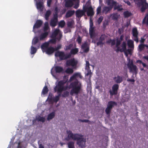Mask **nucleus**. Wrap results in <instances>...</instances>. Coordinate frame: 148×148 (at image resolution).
<instances>
[{"label": "nucleus", "mask_w": 148, "mask_h": 148, "mask_svg": "<svg viewBox=\"0 0 148 148\" xmlns=\"http://www.w3.org/2000/svg\"><path fill=\"white\" fill-rule=\"evenodd\" d=\"M68 134L67 137L65 138V140L68 141L71 138L74 140L77 141V144L79 146L82 148L84 147L85 146L86 140L83 138L82 135L78 134H73L71 131H67Z\"/></svg>", "instance_id": "f257e3e1"}, {"label": "nucleus", "mask_w": 148, "mask_h": 148, "mask_svg": "<svg viewBox=\"0 0 148 148\" xmlns=\"http://www.w3.org/2000/svg\"><path fill=\"white\" fill-rule=\"evenodd\" d=\"M70 85L72 88L70 92L71 95L74 94L78 95L80 92L81 89L82 85L81 83L79 84V82L77 80L71 83Z\"/></svg>", "instance_id": "f03ea898"}, {"label": "nucleus", "mask_w": 148, "mask_h": 148, "mask_svg": "<svg viewBox=\"0 0 148 148\" xmlns=\"http://www.w3.org/2000/svg\"><path fill=\"white\" fill-rule=\"evenodd\" d=\"M135 4L138 7H141L140 11L142 12H144L148 8V3L146 0H134Z\"/></svg>", "instance_id": "7ed1b4c3"}, {"label": "nucleus", "mask_w": 148, "mask_h": 148, "mask_svg": "<svg viewBox=\"0 0 148 148\" xmlns=\"http://www.w3.org/2000/svg\"><path fill=\"white\" fill-rule=\"evenodd\" d=\"M66 82V81L61 80L58 82L56 86L58 87V91L59 92H62L63 91L66 90L68 88H70V87H69L67 86H64Z\"/></svg>", "instance_id": "20e7f679"}, {"label": "nucleus", "mask_w": 148, "mask_h": 148, "mask_svg": "<svg viewBox=\"0 0 148 148\" xmlns=\"http://www.w3.org/2000/svg\"><path fill=\"white\" fill-rule=\"evenodd\" d=\"M119 88V85L118 84H114L112 87V90H110L109 91L110 95L112 96L113 95H117Z\"/></svg>", "instance_id": "39448f33"}, {"label": "nucleus", "mask_w": 148, "mask_h": 148, "mask_svg": "<svg viewBox=\"0 0 148 148\" xmlns=\"http://www.w3.org/2000/svg\"><path fill=\"white\" fill-rule=\"evenodd\" d=\"M132 34L133 36L134 37L133 40L136 43L138 42V32L136 28H134L132 30Z\"/></svg>", "instance_id": "423d86ee"}, {"label": "nucleus", "mask_w": 148, "mask_h": 148, "mask_svg": "<svg viewBox=\"0 0 148 148\" xmlns=\"http://www.w3.org/2000/svg\"><path fill=\"white\" fill-rule=\"evenodd\" d=\"M55 56L56 57H59L61 60H64L65 54L63 51H57L55 52Z\"/></svg>", "instance_id": "0eeeda50"}, {"label": "nucleus", "mask_w": 148, "mask_h": 148, "mask_svg": "<svg viewBox=\"0 0 148 148\" xmlns=\"http://www.w3.org/2000/svg\"><path fill=\"white\" fill-rule=\"evenodd\" d=\"M106 37V36L105 34H102L99 38V41L97 43V45L99 46L102 45L103 44V41L105 40Z\"/></svg>", "instance_id": "6e6552de"}, {"label": "nucleus", "mask_w": 148, "mask_h": 148, "mask_svg": "<svg viewBox=\"0 0 148 148\" xmlns=\"http://www.w3.org/2000/svg\"><path fill=\"white\" fill-rule=\"evenodd\" d=\"M42 23L43 22L41 20H37L33 26V29L40 28L41 26Z\"/></svg>", "instance_id": "1a4fd4ad"}, {"label": "nucleus", "mask_w": 148, "mask_h": 148, "mask_svg": "<svg viewBox=\"0 0 148 148\" xmlns=\"http://www.w3.org/2000/svg\"><path fill=\"white\" fill-rule=\"evenodd\" d=\"M130 69V72L134 73L136 75L137 73V67L136 65H127Z\"/></svg>", "instance_id": "9d476101"}, {"label": "nucleus", "mask_w": 148, "mask_h": 148, "mask_svg": "<svg viewBox=\"0 0 148 148\" xmlns=\"http://www.w3.org/2000/svg\"><path fill=\"white\" fill-rule=\"evenodd\" d=\"M86 11L84 10H78L76 12V16L78 18H81L84 15Z\"/></svg>", "instance_id": "9b49d317"}, {"label": "nucleus", "mask_w": 148, "mask_h": 148, "mask_svg": "<svg viewBox=\"0 0 148 148\" xmlns=\"http://www.w3.org/2000/svg\"><path fill=\"white\" fill-rule=\"evenodd\" d=\"M77 61L74 58L68 60L66 62V65H77Z\"/></svg>", "instance_id": "f8f14e48"}, {"label": "nucleus", "mask_w": 148, "mask_h": 148, "mask_svg": "<svg viewBox=\"0 0 148 148\" xmlns=\"http://www.w3.org/2000/svg\"><path fill=\"white\" fill-rule=\"evenodd\" d=\"M88 10L87 12V14L88 16H92L94 14L93 8L91 6L87 8Z\"/></svg>", "instance_id": "ddd939ff"}, {"label": "nucleus", "mask_w": 148, "mask_h": 148, "mask_svg": "<svg viewBox=\"0 0 148 148\" xmlns=\"http://www.w3.org/2000/svg\"><path fill=\"white\" fill-rule=\"evenodd\" d=\"M112 5L111 6H104L103 8V10H102V12L105 14H107L110 11L112 8Z\"/></svg>", "instance_id": "4468645a"}, {"label": "nucleus", "mask_w": 148, "mask_h": 148, "mask_svg": "<svg viewBox=\"0 0 148 148\" xmlns=\"http://www.w3.org/2000/svg\"><path fill=\"white\" fill-rule=\"evenodd\" d=\"M49 44V42H45L41 45V48L43 52H45L46 50H47V48H48Z\"/></svg>", "instance_id": "2eb2a0df"}, {"label": "nucleus", "mask_w": 148, "mask_h": 148, "mask_svg": "<svg viewBox=\"0 0 148 148\" xmlns=\"http://www.w3.org/2000/svg\"><path fill=\"white\" fill-rule=\"evenodd\" d=\"M55 51L54 48L51 46L49 47L45 52L48 55H51Z\"/></svg>", "instance_id": "dca6fc26"}, {"label": "nucleus", "mask_w": 148, "mask_h": 148, "mask_svg": "<svg viewBox=\"0 0 148 148\" xmlns=\"http://www.w3.org/2000/svg\"><path fill=\"white\" fill-rule=\"evenodd\" d=\"M89 66L90 65H86L85 69L86 70L87 72L86 75L87 76H89V79H90L92 73L91 72V70L90 69Z\"/></svg>", "instance_id": "f3484780"}, {"label": "nucleus", "mask_w": 148, "mask_h": 148, "mask_svg": "<svg viewBox=\"0 0 148 148\" xmlns=\"http://www.w3.org/2000/svg\"><path fill=\"white\" fill-rule=\"evenodd\" d=\"M65 6L66 8L71 7L73 4V3L71 0H66L65 1Z\"/></svg>", "instance_id": "a211bd4d"}, {"label": "nucleus", "mask_w": 148, "mask_h": 148, "mask_svg": "<svg viewBox=\"0 0 148 148\" xmlns=\"http://www.w3.org/2000/svg\"><path fill=\"white\" fill-rule=\"evenodd\" d=\"M52 95L51 94V95L49 94V97H50L49 99V102H51L52 100L56 103H57L59 100L60 98L59 97L56 96L53 99L52 98Z\"/></svg>", "instance_id": "6ab92c4d"}, {"label": "nucleus", "mask_w": 148, "mask_h": 148, "mask_svg": "<svg viewBox=\"0 0 148 148\" xmlns=\"http://www.w3.org/2000/svg\"><path fill=\"white\" fill-rule=\"evenodd\" d=\"M117 105V103L115 101H110L108 102L107 106L112 109L113 107L114 106H116Z\"/></svg>", "instance_id": "aec40b11"}, {"label": "nucleus", "mask_w": 148, "mask_h": 148, "mask_svg": "<svg viewBox=\"0 0 148 148\" xmlns=\"http://www.w3.org/2000/svg\"><path fill=\"white\" fill-rule=\"evenodd\" d=\"M94 30V27L89 28V34L91 38L95 37V34Z\"/></svg>", "instance_id": "412c9836"}, {"label": "nucleus", "mask_w": 148, "mask_h": 148, "mask_svg": "<svg viewBox=\"0 0 148 148\" xmlns=\"http://www.w3.org/2000/svg\"><path fill=\"white\" fill-rule=\"evenodd\" d=\"M69 66V65H67ZM72 66V68H68L65 71V72L68 74H72L73 72V69L75 68L77 65H71Z\"/></svg>", "instance_id": "4be33fe9"}, {"label": "nucleus", "mask_w": 148, "mask_h": 148, "mask_svg": "<svg viewBox=\"0 0 148 148\" xmlns=\"http://www.w3.org/2000/svg\"><path fill=\"white\" fill-rule=\"evenodd\" d=\"M75 12V11L74 10H69L66 13L65 17L66 18H68L71 17L74 14Z\"/></svg>", "instance_id": "5701e85b"}, {"label": "nucleus", "mask_w": 148, "mask_h": 148, "mask_svg": "<svg viewBox=\"0 0 148 148\" xmlns=\"http://www.w3.org/2000/svg\"><path fill=\"white\" fill-rule=\"evenodd\" d=\"M114 79L116 83H120L123 80V77L122 76L118 75L116 77H114Z\"/></svg>", "instance_id": "b1692460"}, {"label": "nucleus", "mask_w": 148, "mask_h": 148, "mask_svg": "<svg viewBox=\"0 0 148 148\" xmlns=\"http://www.w3.org/2000/svg\"><path fill=\"white\" fill-rule=\"evenodd\" d=\"M106 1L108 5L109 6L112 5V8L116 3H117L114 0H106Z\"/></svg>", "instance_id": "393cba45"}, {"label": "nucleus", "mask_w": 148, "mask_h": 148, "mask_svg": "<svg viewBox=\"0 0 148 148\" xmlns=\"http://www.w3.org/2000/svg\"><path fill=\"white\" fill-rule=\"evenodd\" d=\"M49 33L48 32H45L39 36V39L40 40H42L45 38L48 35Z\"/></svg>", "instance_id": "a878e982"}, {"label": "nucleus", "mask_w": 148, "mask_h": 148, "mask_svg": "<svg viewBox=\"0 0 148 148\" xmlns=\"http://www.w3.org/2000/svg\"><path fill=\"white\" fill-rule=\"evenodd\" d=\"M134 42L132 40H129L127 41V44L128 47L134 49Z\"/></svg>", "instance_id": "bb28decb"}, {"label": "nucleus", "mask_w": 148, "mask_h": 148, "mask_svg": "<svg viewBox=\"0 0 148 148\" xmlns=\"http://www.w3.org/2000/svg\"><path fill=\"white\" fill-rule=\"evenodd\" d=\"M117 3H116L114 6V10H117L118 11H121L123 10V8H122V5H117Z\"/></svg>", "instance_id": "cd10ccee"}, {"label": "nucleus", "mask_w": 148, "mask_h": 148, "mask_svg": "<svg viewBox=\"0 0 148 148\" xmlns=\"http://www.w3.org/2000/svg\"><path fill=\"white\" fill-rule=\"evenodd\" d=\"M55 113L54 112H52L49 114L47 119V120L49 121L55 117Z\"/></svg>", "instance_id": "c85d7f7f"}, {"label": "nucleus", "mask_w": 148, "mask_h": 148, "mask_svg": "<svg viewBox=\"0 0 148 148\" xmlns=\"http://www.w3.org/2000/svg\"><path fill=\"white\" fill-rule=\"evenodd\" d=\"M57 22V20L52 18L50 23V25L52 27H54L56 25Z\"/></svg>", "instance_id": "c756f323"}, {"label": "nucleus", "mask_w": 148, "mask_h": 148, "mask_svg": "<svg viewBox=\"0 0 148 148\" xmlns=\"http://www.w3.org/2000/svg\"><path fill=\"white\" fill-rule=\"evenodd\" d=\"M55 70L56 73H60L63 71V69L62 67L57 66L55 67Z\"/></svg>", "instance_id": "7c9ffc66"}, {"label": "nucleus", "mask_w": 148, "mask_h": 148, "mask_svg": "<svg viewBox=\"0 0 148 148\" xmlns=\"http://www.w3.org/2000/svg\"><path fill=\"white\" fill-rule=\"evenodd\" d=\"M142 23L148 25V14L146 15L143 20Z\"/></svg>", "instance_id": "2f4dec72"}, {"label": "nucleus", "mask_w": 148, "mask_h": 148, "mask_svg": "<svg viewBox=\"0 0 148 148\" xmlns=\"http://www.w3.org/2000/svg\"><path fill=\"white\" fill-rule=\"evenodd\" d=\"M79 51V50L77 48H75L72 49L70 51V53L71 55H74L77 53Z\"/></svg>", "instance_id": "473e14b6"}, {"label": "nucleus", "mask_w": 148, "mask_h": 148, "mask_svg": "<svg viewBox=\"0 0 148 148\" xmlns=\"http://www.w3.org/2000/svg\"><path fill=\"white\" fill-rule=\"evenodd\" d=\"M51 14V12L50 10H48L46 12L45 14V19L47 21L49 19V17Z\"/></svg>", "instance_id": "72a5a7b5"}, {"label": "nucleus", "mask_w": 148, "mask_h": 148, "mask_svg": "<svg viewBox=\"0 0 148 148\" xmlns=\"http://www.w3.org/2000/svg\"><path fill=\"white\" fill-rule=\"evenodd\" d=\"M74 23V21L73 20L69 21L67 23V26L68 27L72 28Z\"/></svg>", "instance_id": "f704fd0d"}, {"label": "nucleus", "mask_w": 148, "mask_h": 148, "mask_svg": "<svg viewBox=\"0 0 148 148\" xmlns=\"http://www.w3.org/2000/svg\"><path fill=\"white\" fill-rule=\"evenodd\" d=\"M60 32V30L59 29H56L53 32L52 35V36L53 38H56Z\"/></svg>", "instance_id": "c9c22d12"}, {"label": "nucleus", "mask_w": 148, "mask_h": 148, "mask_svg": "<svg viewBox=\"0 0 148 148\" xmlns=\"http://www.w3.org/2000/svg\"><path fill=\"white\" fill-rule=\"evenodd\" d=\"M49 91V89L47 86H45L43 88L42 94L43 95H45Z\"/></svg>", "instance_id": "e433bc0d"}, {"label": "nucleus", "mask_w": 148, "mask_h": 148, "mask_svg": "<svg viewBox=\"0 0 148 148\" xmlns=\"http://www.w3.org/2000/svg\"><path fill=\"white\" fill-rule=\"evenodd\" d=\"M132 15V13L128 11H125L123 13V15L125 18H128Z\"/></svg>", "instance_id": "4c0bfd02"}, {"label": "nucleus", "mask_w": 148, "mask_h": 148, "mask_svg": "<svg viewBox=\"0 0 148 148\" xmlns=\"http://www.w3.org/2000/svg\"><path fill=\"white\" fill-rule=\"evenodd\" d=\"M49 29V24L47 22H46L44 24V26L43 27V30L44 32H47V31Z\"/></svg>", "instance_id": "58836bf2"}, {"label": "nucleus", "mask_w": 148, "mask_h": 148, "mask_svg": "<svg viewBox=\"0 0 148 148\" xmlns=\"http://www.w3.org/2000/svg\"><path fill=\"white\" fill-rule=\"evenodd\" d=\"M43 3L41 2H39L37 3V8L38 9L42 10Z\"/></svg>", "instance_id": "ea45409f"}, {"label": "nucleus", "mask_w": 148, "mask_h": 148, "mask_svg": "<svg viewBox=\"0 0 148 148\" xmlns=\"http://www.w3.org/2000/svg\"><path fill=\"white\" fill-rule=\"evenodd\" d=\"M58 87L56 86L54 88V90L55 92H57L58 94V95L56 96L59 97V98L61 96V93L62 92H59L58 91Z\"/></svg>", "instance_id": "a19ab883"}, {"label": "nucleus", "mask_w": 148, "mask_h": 148, "mask_svg": "<svg viewBox=\"0 0 148 148\" xmlns=\"http://www.w3.org/2000/svg\"><path fill=\"white\" fill-rule=\"evenodd\" d=\"M121 47L122 48H121V49H122L123 52L126 49V44L125 42H123L121 45Z\"/></svg>", "instance_id": "79ce46f5"}, {"label": "nucleus", "mask_w": 148, "mask_h": 148, "mask_svg": "<svg viewBox=\"0 0 148 148\" xmlns=\"http://www.w3.org/2000/svg\"><path fill=\"white\" fill-rule=\"evenodd\" d=\"M138 51H141L144 50L145 49V44H140L138 46Z\"/></svg>", "instance_id": "37998d69"}, {"label": "nucleus", "mask_w": 148, "mask_h": 148, "mask_svg": "<svg viewBox=\"0 0 148 148\" xmlns=\"http://www.w3.org/2000/svg\"><path fill=\"white\" fill-rule=\"evenodd\" d=\"M37 51V49L32 46L31 47L30 53L31 54H35Z\"/></svg>", "instance_id": "c03bdc74"}, {"label": "nucleus", "mask_w": 148, "mask_h": 148, "mask_svg": "<svg viewBox=\"0 0 148 148\" xmlns=\"http://www.w3.org/2000/svg\"><path fill=\"white\" fill-rule=\"evenodd\" d=\"M67 144L69 148H75L74 142L70 141Z\"/></svg>", "instance_id": "a18cd8bd"}, {"label": "nucleus", "mask_w": 148, "mask_h": 148, "mask_svg": "<svg viewBox=\"0 0 148 148\" xmlns=\"http://www.w3.org/2000/svg\"><path fill=\"white\" fill-rule=\"evenodd\" d=\"M119 15H118L117 13H114L112 14V18L114 20H117L118 19Z\"/></svg>", "instance_id": "49530a36"}, {"label": "nucleus", "mask_w": 148, "mask_h": 148, "mask_svg": "<svg viewBox=\"0 0 148 148\" xmlns=\"http://www.w3.org/2000/svg\"><path fill=\"white\" fill-rule=\"evenodd\" d=\"M36 119L38 121H41L42 122H44L45 120V119L44 117H41L40 116L36 117Z\"/></svg>", "instance_id": "de8ad7c7"}, {"label": "nucleus", "mask_w": 148, "mask_h": 148, "mask_svg": "<svg viewBox=\"0 0 148 148\" xmlns=\"http://www.w3.org/2000/svg\"><path fill=\"white\" fill-rule=\"evenodd\" d=\"M39 42V39L38 37H36L34 38L33 40L32 44L34 45H36Z\"/></svg>", "instance_id": "09e8293b"}, {"label": "nucleus", "mask_w": 148, "mask_h": 148, "mask_svg": "<svg viewBox=\"0 0 148 148\" xmlns=\"http://www.w3.org/2000/svg\"><path fill=\"white\" fill-rule=\"evenodd\" d=\"M112 109L111 108L107 106V107L106 108L105 110V112L106 114L108 115H110V113L111 112Z\"/></svg>", "instance_id": "8fccbe9b"}, {"label": "nucleus", "mask_w": 148, "mask_h": 148, "mask_svg": "<svg viewBox=\"0 0 148 148\" xmlns=\"http://www.w3.org/2000/svg\"><path fill=\"white\" fill-rule=\"evenodd\" d=\"M69 95V92L68 91H64L63 94L62 95V96L63 97H68Z\"/></svg>", "instance_id": "3c124183"}, {"label": "nucleus", "mask_w": 148, "mask_h": 148, "mask_svg": "<svg viewBox=\"0 0 148 148\" xmlns=\"http://www.w3.org/2000/svg\"><path fill=\"white\" fill-rule=\"evenodd\" d=\"M75 75V78L79 77L80 79H82V76L81 75L80 73H75L74 74Z\"/></svg>", "instance_id": "603ef678"}, {"label": "nucleus", "mask_w": 148, "mask_h": 148, "mask_svg": "<svg viewBox=\"0 0 148 148\" xmlns=\"http://www.w3.org/2000/svg\"><path fill=\"white\" fill-rule=\"evenodd\" d=\"M65 25V22L63 20L60 21L59 23V26L62 28L64 27Z\"/></svg>", "instance_id": "864d4df0"}, {"label": "nucleus", "mask_w": 148, "mask_h": 148, "mask_svg": "<svg viewBox=\"0 0 148 148\" xmlns=\"http://www.w3.org/2000/svg\"><path fill=\"white\" fill-rule=\"evenodd\" d=\"M101 6H99L97 8V10H96L97 14L98 15V14H99L101 13Z\"/></svg>", "instance_id": "5fc2aeb1"}, {"label": "nucleus", "mask_w": 148, "mask_h": 148, "mask_svg": "<svg viewBox=\"0 0 148 148\" xmlns=\"http://www.w3.org/2000/svg\"><path fill=\"white\" fill-rule=\"evenodd\" d=\"M103 16H100V17L97 20V22L99 24H100V23H101L102 22L103 20Z\"/></svg>", "instance_id": "6e6d98bb"}, {"label": "nucleus", "mask_w": 148, "mask_h": 148, "mask_svg": "<svg viewBox=\"0 0 148 148\" xmlns=\"http://www.w3.org/2000/svg\"><path fill=\"white\" fill-rule=\"evenodd\" d=\"M73 44H70L66 46V50H70L73 46Z\"/></svg>", "instance_id": "4d7b16f0"}, {"label": "nucleus", "mask_w": 148, "mask_h": 148, "mask_svg": "<svg viewBox=\"0 0 148 148\" xmlns=\"http://www.w3.org/2000/svg\"><path fill=\"white\" fill-rule=\"evenodd\" d=\"M145 36L146 35H145L144 36L141 38L140 40V42L141 44H143V43L144 42L145 39L144 38Z\"/></svg>", "instance_id": "13d9d810"}, {"label": "nucleus", "mask_w": 148, "mask_h": 148, "mask_svg": "<svg viewBox=\"0 0 148 148\" xmlns=\"http://www.w3.org/2000/svg\"><path fill=\"white\" fill-rule=\"evenodd\" d=\"M127 60L128 61V63L127 65H134L132 60H131L130 58H128Z\"/></svg>", "instance_id": "bf43d9fd"}, {"label": "nucleus", "mask_w": 148, "mask_h": 148, "mask_svg": "<svg viewBox=\"0 0 148 148\" xmlns=\"http://www.w3.org/2000/svg\"><path fill=\"white\" fill-rule=\"evenodd\" d=\"M88 47V45L86 42L84 43L82 45V48L83 49H84Z\"/></svg>", "instance_id": "052dcab7"}, {"label": "nucleus", "mask_w": 148, "mask_h": 148, "mask_svg": "<svg viewBox=\"0 0 148 148\" xmlns=\"http://www.w3.org/2000/svg\"><path fill=\"white\" fill-rule=\"evenodd\" d=\"M77 40L78 42V43L79 44H80L81 42L82 41V39L79 36L77 39Z\"/></svg>", "instance_id": "680f3d73"}, {"label": "nucleus", "mask_w": 148, "mask_h": 148, "mask_svg": "<svg viewBox=\"0 0 148 148\" xmlns=\"http://www.w3.org/2000/svg\"><path fill=\"white\" fill-rule=\"evenodd\" d=\"M71 54L70 53L69 54L66 55L65 54L64 58V60H66L68 58H70L71 57Z\"/></svg>", "instance_id": "e2e57ef3"}, {"label": "nucleus", "mask_w": 148, "mask_h": 148, "mask_svg": "<svg viewBox=\"0 0 148 148\" xmlns=\"http://www.w3.org/2000/svg\"><path fill=\"white\" fill-rule=\"evenodd\" d=\"M52 2V0H47V4L48 7H50L51 3Z\"/></svg>", "instance_id": "0e129e2a"}, {"label": "nucleus", "mask_w": 148, "mask_h": 148, "mask_svg": "<svg viewBox=\"0 0 148 148\" xmlns=\"http://www.w3.org/2000/svg\"><path fill=\"white\" fill-rule=\"evenodd\" d=\"M121 41H120L119 39H117L116 40V47L119 46L121 44Z\"/></svg>", "instance_id": "69168bd1"}, {"label": "nucleus", "mask_w": 148, "mask_h": 148, "mask_svg": "<svg viewBox=\"0 0 148 148\" xmlns=\"http://www.w3.org/2000/svg\"><path fill=\"white\" fill-rule=\"evenodd\" d=\"M54 38L52 39H51L49 42L51 43H55L56 42V38Z\"/></svg>", "instance_id": "338daca9"}, {"label": "nucleus", "mask_w": 148, "mask_h": 148, "mask_svg": "<svg viewBox=\"0 0 148 148\" xmlns=\"http://www.w3.org/2000/svg\"><path fill=\"white\" fill-rule=\"evenodd\" d=\"M108 25V22L107 21H105L103 23V26L104 28H105L106 26Z\"/></svg>", "instance_id": "774afa93"}]
</instances>
